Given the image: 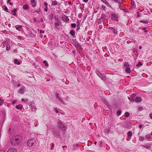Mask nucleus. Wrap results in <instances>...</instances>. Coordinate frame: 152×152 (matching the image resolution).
Returning a JSON list of instances; mask_svg holds the SVG:
<instances>
[{
    "label": "nucleus",
    "instance_id": "nucleus-1",
    "mask_svg": "<svg viewBox=\"0 0 152 152\" xmlns=\"http://www.w3.org/2000/svg\"><path fill=\"white\" fill-rule=\"evenodd\" d=\"M58 124L59 127L61 129L62 131H65L66 130V128L63 125L61 122L59 121L58 122Z\"/></svg>",
    "mask_w": 152,
    "mask_h": 152
},
{
    "label": "nucleus",
    "instance_id": "nucleus-2",
    "mask_svg": "<svg viewBox=\"0 0 152 152\" xmlns=\"http://www.w3.org/2000/svg\"><path fill=\"white\" fill-rule=\"evenodd\" d=\"M23 139L22 137L19 135L15 136L14 138V140L15 142H21Z\"/></svg>",
    "mask_w": 152,
    "mask_h": 152
},
{
    "label": "nucleus",
    "instance_id": "nucleus-3",
    "mask_svg": "<svg viewBox=\"0 0 152 152\" xmlns=\"http://www.w3.org/2000/svg\"><path fill=\"white\" fill-rule=\"evenodd\" d=\"M55 96L56 98L59 101L63 103V104L64 105H66V104L60 98V97L59 96L58 94V93H56L55 94Z\"/></svg>",
    "mask_w": 152,
    "mask_h": 152
},
{
    "label": "nucleus",
    "instance_id": "nucleus-4",
    "mask_svg": "<svg viewBox=\"0 0 152 152\" xmlns=\"http://www.w3.org/2000/svg\"><path fill=\"white\" fill-rule=\"evenodd\" d=\"M25 87L23 86V88L19 89L18 91V93L21 94H23L25 92Z\"/></svg>",
    "mask_w": 152,
    "mask_h": 152
},
{
    "label": "nucleus",
    "instance_id": "nucleus-5",
    "mask_svg": "<svg viewBox=\"0 0 152 152\" xmlns=\"http://www.w3.org/2000/svg\"><path fill=\"white\" fill-rule=\"evenodd\" d=\"M141 148L142 149H143L144 147L148 149H151L152 148L151 145L150 144H145V145H141Z\"/></svg>",
    "mask_w": 152,
    "mask_h": 152
},
{
    "label": "nucleus",
    "instance_id": "nucleus-6",
    "mask_svg": "<svg viewBox=\"0 0 152 152\" xmlns=\"http://www.w3.org/2000/svg\"><path fill=\"white\" fill-rule=\"evenodd\" d=\"M118 17L117 15L115 14H113L111 15V19L112 20H116L118 18Z\"/></svg>",
    "mask_w": 152,
    "mask_h": 152
},
{
    "label": "nucleus",
    "instance_id": "nucleus-7",
    "mask_svg": "<svg viewBox=\"0 0 152 152\" xmlns=\"http://www.w3.org/2000/svg\"><path fill=\"white\" fill-rule=\"evenodd\" d=\"M62 19L63 21H64V22H67L68 21L69 19V18H68V17L67 16L64 15V16L62 17Z\"/></svg>",
    "mask_w": 152,
    "mask_h": 152
},
{
    "label": "nucleus",
    "instance_id": "nucleus-8",
    "mask_svg": "<svg viewBox=\"0 0 152 152\" xmlns=\"http://www.w3.org/2000/svg\"><path fill=\"white\" fill-rule=\"evenodd\" d=\"M135 101L137 102H140L141 101V98L139 97H137L135 99Z\"/></svg>",
    "mask_w": 152,
    "mask_h": 152
},
{
    "label": "nucleus",
    "instance_id": "nucleus-9",
    "mask_svg": "<svg viewBox=\"0 0 152 152\" xmlns=\"http://www.w3.org/2000/svg\"><path fill=\"white\" fill-rule=\"evenodd\" d=\"M96 73L97 75L99 76L101 79H102V74L99 72V71L97 70L96 71Z\"/></svg>",
    "mask_w": 152,
    "mask_h": 152
},
{
    "label": "nucleus",
    "instance_id": "nucleus-10",
    "mask_svg": "<svg viewBox=\"0 0 152 152\" xmlns=\"http://www.w3.org/2000/svg\"><path fill=\"white\" fill-rule=\"evenodd\" d=\"M7 152H17L16 150L14 148L9 149Z\"/></svg>",
    "mask_w": 152,
    "mask_h": 152
},
{
    "label": "nucleus",
    "instance_id": "nucleus-11",
    "mask_svg": "<svg viewBox=\"0 0 152 152\" xmlns=\"http://www.w3.org/2000/svg\"><path fill=\"white\" fill-rule=\"evenodd\" d=\"M31 3L32 7H34L36 6V4L35 0H31Z\"/></svg>",
    "mask_w": 152,
    "mask_h": 152
},
{
    "label": "nucleus",
    "instance_id": "nucleus-12",
    "mask_svg": "<svg viewBox=\"0 0 152 152\" xmlns=\"http://www.w3.org/2000/svg\"><path fill=\"white\" fill-rule=\"evenodd\" d=\"M29 101L28 99H25V101L24 103L27 104L28 105H29V106H31V102H28Z\"/></svg>",
    "mask_w": 152,
    "mask_h": 152
},
{
    "label": "nucleus",
    "instance_id": "nucleus-13",
    "mask_svg": "<svg viewBox=\"0 0 152 152\" xmlns=\"http://www.w3.org/2000/svg\"><path fill=\"white\" fill-rule=\"evenodd\" d=\"M16 108L18 110L20 109L21 110L23 108V106L21 104H19L18 105H16Z\"/></svg>",
    "mask_w": 152,
    "mask_h": 152
},
{
    "label": "nucleus",
    "instance_id": "nucleus-14",
    "mask_svg": "<svg viewBox=\"0 0 152 152\" xmlns=\"http://www.w3.org/2000/svg\"><path fill=\"white\" fill-rule=\"evenodd\" d=\"M60 22V20L59 19H57V21H56V22L55 23V26L56 27L58 26L59 25Z\"/></svg>",
    "mask_w": 152,
    "mask_h": 152
},
{
    "label": "nucleus",
    "instance_id": "nucleus-15",
    "mask_svg": "<svg viewBox=\"0 0 152 152\" xmlns=\"http://www.w3.org/2000/svg\"><path fill=\"white\" fill-rule=\"evenodd\" d=\"M70 34L73 37H75V31L73 30H71L70 32Z\"/></svg>",
    "mask_w": 152,
    "mask_h": 152
},
{
    "label": "nucleus",
    "instance_id": "nucleus-16",
    "mask_svg": "<svg viewBox=\"0 0 152 152\" xmlns=\"http://www.w3.org/2000/svg\"><path fill=\"white\" fill-rule=\"evenodd\" d=\"M109 29L110 30H113V32L114 33L116 34L117 33V30L116 29H114L112 27H110Z\"/></svg>",
    "mask_w": 152,
    "mask_h": 152
},
{
    "label": "nucleus",
    "instance_id": "nucleus-17",
    "mask_svg": "<svg viewBox=\"0 0 152 152\" xmlns=\"http://www.w3.org/2000/svg\"><path fill=\"white\" fill-rule=\"evenodd\" d=\"M23 9L26 10L29 8L28 6V4H25L23 7Z\"/></svg>",
    "mask_w": 152,
    "mask_h": 152
},
{
    "label": "nucleus",
    "instance_id": "nucleus-18",
    "mask_svg": "<svg viewBox=\"0 0 152 152\" xmlns=\"http://www.w3.org/2000/svg\"><path fill=\"white\" fill-rule=\"evenodd\" d=\"M35 143H27V145H28V147H31L34 146V144Z\"/></svg>",
    "mask_w": 152,
    "mask_h": 152
},
{
    "label": "nucleus",
    "instance_id": "nucleus-19",
    "mask_svg": "<svg viewBox=\"0 0 152 152\" xmlns=\"http://www.w3.org/2000/svg\"><path fill=\"white\" fill-rule=\"evenodd\" d=\"M126 72L127 73H129L131 72L130 69L129 67H127L126 69Z\"/></svg>",
    "mask_w": 152,
    "mask_h": 152
},
{
    "label": "nucleus",
    "instance_id": "nucleus-20",
    "mask_svg": "<svg viewBox=\"0 0 152 152\" xmlns=\"http://www.w3.org/2000/svg\"><path fill=\"white\" fill-rule=\"evenodd\" d=\"M12 145H15V146L16 147V148H18L19 146V143H12Z\"/></svg>",
    "mask_w": 152,
    "mask_h": 152
},
{
    "label": "nucleus",
    "instance_id": "nucleus-21",
    "mask_svg": "<svg viewBox=\"0 0 152 152\" xmlns=\"http://www.w3.org/2000/svg\"><path fill=\"white\" fill-rule=\"evenodd\" d=\"M102 1L107 6H108V5H109L108 2L106 0H102Z\"/></svg>",
    "mask_w": 152,
    "mask_h": 152
},
{
    "label": "nucleus",
    "instance_id": "nucleus-22",
    "mask_svg": "<svg viewBox=\"0 0 152 152\" xmlns=\"http://www.w3.org/2000/svg\"><path fill=\"white\" fill-rule=\"evenodd\" d=\"M142 65V63H141L140 62H138V63L136 65V66L137 67H139V66H141Z\"/></svg>",
    "mask_w": 152,
    "mask_h": 152
},
{
    "label": "nucleus",
    "instance_id": "nucleus-23",
    "mask_svg": "<svg viewBox=\"0 0 152 152\" xmlns=\"http://www.w3.org/2000/svg\"><path fill=\"white\" fill-rule=\"evenodd\" d=\"M132 133L130 131H129L128 132L127 135L129 137H131L132 136Z\"/></svg>",
    "mask_w": 152,
    "mask_h": 152
},
{
    "label": "nucleus",
    "instance_id": "nucleus-24",
    "mask_svg": "<svg viewBox=\"0 0 152 152\" xmlns=\"http://www.w3.org/2000/svg\"><path fill=\"white\" fill-rule=\"evenodd\" d=\"M22 28V26L20 25L18 27H16V28L17 30L18 31H20L21 30V28Z\"/></svg>",
    "mask_w": 152,
    "mask_h": 152
},
{
    "label": "nucleus",
    "instance_id": "nucleus-25",
    "mask_svg": "<svg viewBox=\"0 0 152 152\" xmlns=\"http://www.w3.org/2000/svg\"><path fill=\"white\" fill-rule=\"evenodd\" d=\"M139 140H140L142 141L144 140V138L142 136H140L139 137Z\"/></svg>",
    "mask_w": 152,
    "mask_h": 152
},
{
    "label": "nucleus",
    "instance_id": "nucleus-26",
    "mask_svg": "<svg viewBox=\"0 0 152 152\" xmlns=\"http://www.w3.org/2000/svg\"><path fill=\"white\" fill-rule=\"evenodd\" d=\"M14 62L15 64H17L18 65L20 64V63L18 61V60L17 59H15Z\"/></svg>",
    "mask_w": 152,
    "mask_h": 152
},
{
    "label": "nucleus",
    "instance_id": "nucleus-27",
    "mask_svg": "<svg viewBox=\"0 0 152 152\" xmlns=\"http://www.w3.org/2000/svg\"><path fill=\"white\" fill-rule=\"evenodd\" d=\"M57 3L56 1H53L52 2V4L53 5H55L57 4Z\"/></svg>",
    "mask_w": 152,
    "mask_h": 152
},
{
    "label": "nucleus",
    "instance_id": "nucleus-28",
    "mask_svg": "<svg viewBox=\"0 0 152 152\" xmlns=\"http://www.w3.org/2000/svg\"><path fill=\"white\" fill-rule=\"evenodd\" d=\"M121 111L120 110H118L117 111V114L118 116H119L121 115Z\"/></svg>",
    "mask_w": 152,
    "mask_h": 152
},
{
    "label": "nucleus",
    "instance_id": "nucleus-29",
    "mask_svg": "<svg viewBox=\"0 0 152 152\" xmlns=\"http://www.w3.org/2000/svg\"><path fill=\"white\" fill-rule=\"evenodd\" d=\"M129 64H128V63L127 62H125L124 64V66L126 67V68L127 67H128L129 66Z\"/></svg>",
    "mask_w": 152,
    "mask_h": 152
},
{
    "label": "nucleus",
    "instance_id": "nucleus-30",
    "mask_svg": "<svg viewBox=\"0 0 152 152\" xmlns=\"http://www.w3.org/2000/svg\"><path fill=\"white\" fill-rule=\"evenodd\" d=\"M140 22H141V23H145V24H148V22L147 21H143V20H141L140 21Z\"/></svg>",
    "mask_w": 152,
    "mask_h": 152
},
{
    "label": "nucleus",
    "instance_id": "nucleus-31",
    "mask_svg": "<svg viewBox=\"0 0 152 152\" xmlns=\"http://www.w3.org/2000/svg\"><path fill=\"white\" fill-rule=\"evenodd\" d=\"M43 63L44 64H45V66L48 67V64L47 63L46 61H44L43 62Z\"/></svg>",
    "mask_w": 152,
    "mask_h": 152
},
{
    "label": "nucleus",
    "instance_id": "nucleus-32",
    "mask_svg": "<svg viewBox=\"0 0 152 152\" xmlns=\"http://www.w3.org/2000/svg\"><path fill=\"white\" fill-rule=\"evenodd\" d=\"M131 4L134 6H135V3L134 1H131Z\"/></svg>",
    "mask_w": 152,
    "mask_h": 152
},
{
    "label": "nucleus",
    "instance_id": "nucleus-33",
    "mask_svg": "<svg viewBox=\"0 0 152 152\" xmlns=\"http://www.w3.org/2000/svg\"><path fill=\"white\" fill-rule=\"evenodd\" d=\"M125 115L126 116V117H128L129 116V113L128 112H126V113H125Z\"/></svg>",
    "mask_w": 152,
    "mask_h": 152
},
{
    "label": "nucleus",
    "instance_id": "nucleus-34",
    "mask_svg": "<svg viewBox=\"0 0 152 152\" xmlns=\"http://www.w3.org/2000/svg\"><path fill=\"white\" fill-rule=\"evenodd\" d=\"M4 102V101L0 98V105H1Z\"/></svg>",
    "mask_w": 152,
    "mask_h": 152
},
{
    "label": "nucleus",
    "instance_id": "nucleus-35",
    "mask_svg": "<svg viewBox=\"0 0 152 152\" xmlns=\"http://www.w3.org/2000/svg\"><path fill=\"white\" fill-rule=\"evenodd\" d=\"M4 10L7 12H8V9L7 8V7L6 6H5L4 8Z\"/></svg>",
    "mask_w": 152,
    "mask_h": 152
},
{
    "label": "nucleus",
    "instance_id": "nucleus-36",
    "mask_svg": "<svg viewBox=\"0 0 152 152\" xmlns=\"http://www.w3.org/2000/svg\"><path fill=\"white\" fill-rule=\"evenodd\" d=\"M71 26L73 28H75L76 27V24L75 23H73L71 24Z\"/></svg>",
    "mask_w": 152,
    "mask_h": 152
},
{
    "label": "nucleus",
    "instance_id": "nucleus-37",
    "mask_svg": "<svg viewBox=\"0 0 152 152\" xmlns=\"http://www.w3.org/2000/svg\"><path fill=\"white\" fill-rule=\"evenodd\" d=\"M10 49V46L9 45L6 47V50H9Z\"/></svg>",
    "mask_w": 152,
    "mask_h": 152
},
{
    "label": "nucleus",
    "instance_id": "nucleus-38",
    "mask_svg": "<svg viewBox=\"0 0 152 152\" xmlns=\"http://www.w3.org/2000/svg\"><path fill=\"white\" fill-rule=\"evenodd\" d=\"M142 29L145 32L147 33L148 32V31L145 28H142Z\"/></svg>",
    "mask_w": 152,
    "mask_h": 152
},
{
    "label": "nucleus",
    "instance_id": "nucleus-39",
    "mask_svg": "<svg viewBox=\"0 0 152 152\" xmlns=\"http://www.w3.org/2000/svg\"><path fill=\"white\" fill-rule=\"evenodd\" d=\"M150 137L148 135H147L145 136V139L146 140L148 139Z\"/></svg>",
    "mask_w": 152,
    "mask_h": 152
},
{
    "label": "nucleus",
    "instance_id": "nucleus-40",
    "mask_svg": "<svg viewBox=\"0 0 152 152\" xmlns=\"http://www.w3.org/2000/svg\"><path fill=\"white\" fill-rule=\"evenodd\" d=\"M78 144H77V143H76V144H74V145H73V148H74V149H76V148H75L76 146H77V147H78Z\"/></svg>",
    "mask_w": 152,
    "mask_h": 152
},
{
    "label": "nucleus",
    "instance_id": "nucleus-41",
    "mask_svg": "<svg viewBox=\"0 0 152 152\" xmlns=\"http://www.w3.org/2000/svg\"><path fill=\"white\" fill-rule=\"evenodd\" d=\"M105 17V15L104 14H102L101 16V18H104Z\"/></svg>",
    "mask_w": 152,
    "mask_h": 152
},
{
    "label": "nucleus",
    "instance_id": "nucleus-42",
    "mask_svg": "<svg viewBox=\"0 0 152 152\" xmlns=\"http://www.w3.org/2000/svg\"><path fill=\"white\" fill-rule=\"evenodd\" d=\"M105 8H106V7H105V6H104V5H102V9L103 10H104V9H105Z\"/></svg>",
    "mask_w": 152,
    "mask_h": 152
},
{
    "label": "nucleus",
    "instance_id": "nucleus-43",
    "mask_svg": "<svg viewBox=\"0 0 152 152\" xmlns=\"http://www.w3.org/2000/svg\"><path fill=\"white\" fill-rule=\"evenodd\" d=\"M113 0L116 3H119L120 2L119 0Z\"/></svg>",
    "mask_w": 152,
    "mask_h": 152
},
{
    "label": "nucleus",
    "instance_id": "nucleus-44",
    "mask_svg": "<svg viewBox=\"0 0 152 152\" xmlns=\"http://www.w3.org/2000/svg\"><path fill=\"white\" fill-rule=\"evenodd\" d=\"M54 147V145L53 144V143H52V146H51V148L50 149L51 150L53 149Z\"/></svg>",
    "mask_w": 152,
    "mask_h": 152
},
{
    "label": "nucleus",
    "instance_id": "nucleus-45",
    "mask_svg": "<svg viewBox=\"0 0 152 152\" xmlns=\"http://www.w3.org/2000/svg\"><path fill=\"white\" fill-rule=\"evenodd\" d=\"M16 100H14L12 101V104H15L16 102Z\"/></svg>",
    "mask_w": 152,
    "mask_h": 152
},
{
    "label": "nucleus",
    "instance_id": "nucleus-46",
    "mask_svg": "<svg viewBox=\"0 0 152 152\" xmlns=\"http://www.w3.org/2000/svg\"><path fill=\"white\" fill-rule=\"evenodd\" d=\"M137 17H138V18L140 17V13H139V12H137Z\"/></svg>",
    "mask_w": 152,
    "mask_h": 152
},
{
    "label": "nucleus",
    "instance_id": "nucleus-47",
    "mask_svg": "<svg viewBox=\"0 0 152 152\" xmlns=\"http://www.w3.org/2000/svg\"><path fill=\"white\" fill-rule=\"evenodd\" d=\"M17 9H14L13 10H12V12H15V13H16V11H17Z\"/></svg>",
    "mask_w": 152,
    "mask_h": 152
},
{
    "label": "nucleus",
    "instance_id": "nucleus-48",
    "mask_svg": "<svg viewBox=\"0 0 152 152\" xmlns=\"http://www.w3.org/2000/svg\"><path fill=\"white\" fill-rule=\"evenodd\" d=\"M135 101V99L133 98H132L131 99V102H134Z\"/></svg>",
    "mask_w": 152,
    "mask_h": 152
},
{
    "label": "nucleus",
    "instance_id": "nucleus-49",
    "mask_svg": "<svg viewBox=\"0 0 152 152\" xmlns=\"http://www.w3.org/2000/svg\"><path fill=\"white\" fill-rule=\"evenodd\" d=\"M48 7H46V8L44 9V10L46 12H47L48 11Z\"/></svg>",
    "mask_w": 152,
    "mask_h": 152
},
{
    "label": "nucleus",
    "instance_id": "nucleus-50",
    "mask_svg": "<svg viewBox=\"0 0 152 152\" xmlns=\"http://www.w3.org/2000/svg\"><path fill=\"white\" fill-rule=\"evenodd\" d=\"M149 116L151 119H152V113L149 114Z\"/></svg>",
    "mask_w": 152,
    "mask_h": 152
},
{
    "label": "nucleus",
    "instance_id": "nucleus-51",
    "mask_svg": "<svg viewBox=\"0 0 152 152\" xmlns=\"http://www.w3.org/2000/svg\"><path fill=\"white\" fill-rule=\"evenodd\" d=\"M44 5L46 7H48V4L47 2H45L44 3Z\"/></svg>",
    "mask_w": 152,
    "mask_h": 152
},
{
    "label": "nucleus",
    "instance_id": "nucleus-52",
    "mask_svg": "<svg viewBox=\"0 0 152 152\" xmlns=\"http://www.w3.org/2000/svg\"><path fill=\"white\" fill-rule=\"evenodd\" d=\"M25 99H24L23 98H22L21 99V100L22 102H25Z\"/></svg>",
    "mask_w": 152,
    "mask_h": 152
},
{
    "label": "nucleus",
    "instance_id": "nucleus-53",
    "mask_svg": "<svg viewBox=\"0 0 152 152\" xmlns=\"http://www.w3.org/2000/svg\"><path fill=\"white\" fill-rule=\"evenodd\" d=\"M55 111L56 113H58V110L57 109L55 108Z\"/></svg>",
    "mask_w": 152,
    "mask_h": 152
},
{
    "label": "nucleus",
    "instance_id": "nucleus-54",
    "mask_svg": "<svg viewBox=\"0 0 152 152\" xmlns=\"http://www.w3.org/2000/svg\"><path fill=\"white\" fill-rule=\"evenodd\" d=\"M44 32H45L44 31L41 30L40 31V33H44Z\"/></svg>",
    "mask_w": 152,
    "mask_h": 152
},
{
    "label": "nucleus",
    "instance_id": "nucleus-55",
    "mask_svg": "<svg viewBox=\"0 0 152 152\" xmlns=\"http://www.w3.org/2000/svg\"><path fill=\"white\" fill-rule=\"evenodd\" d=\"M99 145L100 147H102V143H100Z\"/></svg>",
    "mask_w": 152,
    "mask_h": 152
},
{
    "label": "nucleus",
    "instance_id": "nucleus-56",
    "mask_svg": "<svg viewBox=\"0 0 152 152\" xmlns=\"http://www.w3.org/2000/svg\"><path fill=\"white\" fill-rule=\"evenodd\" d=\"M83 1L85 2H88V0H83Z\"/></svg>",
    "mask_w": 152,
    "mask_h": 152
},
{
    "label": "nucleus",
    "instance_id": "nucleus-57",
    "mask_svg": "<svg viewBox=\"0 0 152 152\" xmlns=\"http://www.w3.org/2000/svg\"><path fill=\"white\" fill-rule=\"evenodd\" d=\"M18 38L19 39H21L22 38V37L21 36H18Z\"/></svg>",
    "mask_w": 152,
    "mask_h": 152
},
{
    "label": "nucleus",
    "instance_id": "nucleus-58",
    "mask_svg": "<svg viewBox=\"0 0 152 152\" xmlns=\"http://www.w3.org/2000/svg\"><path fill=\"white\" fill-rule=\"evenodd\" d=\"M0 152H5V151L4 150H0Z\"/></svg>",
    "mask_w": 152,
    "mask_h": 152
},
{
    "label": "nucleus",
    "instance_id": "nucleus-59",
    "mask_svg": "<svg viewBox=\"0 0 152 152\" xmlns=\"http://www.w3.org/2000/svg\"><path fill=\"white\" fill-rule=\"evenodd\" d=\"M55 19L56 20V21H57V19H58V18L57 17H55Z\"/></svg>",
    "mask_w": 152,
    "mask_h": 152
},
{
    "label": "nucleus",
    "instance_id": "nucleus-60",
    "mask_svg": "<svg viewBox=\"0 0 152 152\" xmlns=\"http://www.w3.org/2000/svg\"><path fill=\"white\" fill-rule=\"evenodd\" d=\"M142 126L141 125H140L139 126V127L140 129L142 127Z\"/></svg>",
    "mask_w": 152,
    "mask_h": 152
},
{
    "label": "nucleus",
    "instance_id": "nucleus-61",
    "mask_svg": "<svg viewBox=\"0 0 152 152\" xmlns=\"http://www.w3.org/2000/svg\"><path fill=\"white\" fill-rule=\"evenodd\" d=\"M68 3L70 5L71 4V2L70 1H69L68 2Z\"/></svg>",
    "mask_w": 152,
    "mask_h": 152
},
{
    "label": "nucleus",
    "instance_id": "nucleus-62",
    "mask_svg": "<svg viewBox=\"0 0 152 152\" xmlns=\"http://www.w3.org/2000/svg\"><path fill=\"white\" fill-rule=\"evenodd\" d=\"M16 13H15V12H14V13L13 14V15H14V16H15L16 15Z\"/></svg>",
    "mask_w": 152,
    "mask_h": 152
},
{
    "label": "nucleus",
    "instance_id": "nucleus-63",
    "mask_svg": "<svg viewBox=\"0 0 152 152\" xmlns=\"http://www.w3.org/2000/svg\"><path fill=\"white\" fill-rule=\"evenodd\" d=\"M10 0H8L7 1V3H10Z\"/></svg>",
    "mask_w": 152,
    "mask_h": 152
},
{
    "label": "nucleus",
    "instance_id": "nucleus-64",
    "mask_svg": "<svg viewBox=\"0 0 152 152\" xmlns=\"http://www.w3.org/2000/svg\"><path fill=\"white\" fill-rule=\"evenodd\" d=\"M55 135L56 136V137H58V136H59V134H56Z\"/></svg>",
    "mask_w": 152,
    "mask_h": 152
}]
</instances>
